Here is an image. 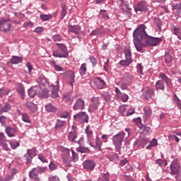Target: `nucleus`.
<instances>
[{
    "mask_svg": "<svg viewBox=\"0 0 181 181\" xmlns=\"http://www.w3.org/2000/svg\"><path fill=\"white\" fill-rule=\"evenodd\" d=\"M146 26L144 24H141L133 32L134 40H145L148 34L146 31Z\"/></svg>",
    "mask_w": 181,
    "mask_h": 181,
    "instance_id": "obj_1",
    "label": "nucleus"
},
{
    "mask_svg": "<svg viewBox=\"0 0 181 181\" xmlns=\"http://www.w3.org/2000/svg\"><path fill=\"white\" fill-rule=\"evenodd\" d=\"M124 138H125V132H120L112 137L113 145L117 152H119V153H121V148L122 147Z\"/></svg>",
    "mask_w": 181,
    "mask_h": 181,
    "instance_id": "obj_2",
    "label": "nucleus"
},
{
    "mask_svg": "<svg viewBox=\"0 0 181 181\" xmlns=\"http://www.w3.org/2000/svg\"><path fill=\"white\" fill-rule=\"evenodd\" d=\"M146 46H158L162 42L161 37H155L147 35L144 40Z\"/></svg>",
    "mask_w": 181,
    "mask_h": 181,
    "instance_id": "obj_3",
    "label": "nucleus"
},
{
    "mask_svg": "<svg viewBox=\"0 0 181 181\" xmlns=\"http://www.w3.org/2000/svg\"><path fill=\"white\" fill-rule=\"evenodd\" d=\"M9 19L1 18L0 19V30L9 32L12 29V24L9 23Z\"/></svg>",
    "mask_w": 181,
    "mask_h": 181,
    "instance_id": "obj_4",
    "label": "nucleus"
},
{
    "mask_svg": "<svg viewBox=\"0 0 181 181\" xmlns=\"http://www.w3.org/2000/svg\"><path fill=\"white\" fill-rule=\"evenodd\" d=\"M170 175H181L180 164L177 160H174L170 165Z\"/></svg>",
    "mask_w": 181,
    "mask_h": 181,
    "instance_id": "obj_5",
    "label": "nucleus"
},
{
    "mask_svg": "<svg viewBox=\"0 0 181 181\" xmlns=\"http://www.w3.org/2000/svg\"><path fill=\"white\" fill-rule=\"evenodd\" d=\"M74 119L78 121V122H86V124H88L89 119L88 115H87L86 112H79L74 116Z\"/></svg>",
    "mask_w": 181,
    "mask_h": 181,
    "instance_id": "obj_6",
    "label": "nucleus"
},
{
    "mask_svg": "<svg viewBox=\"0 0 181 181\" xmlns=\"http://www.w3.org/2000/svg\"><path fill=\"white\" fill-rule=\"evenodd\" d=\"M135 12H148V4H146V1H141L139 2L136 5V6L134 8Z\"/></svg>",
    "mask_w": 181,
    "mask_h": 181,
    "instance_id": "obj_7",
    "label": "nucleus"
},
{
    "mask_svg": "<svg viewBox=\"0 0 181 181\" xmlns=\"http://www.w3.org/2000/svg\"><path fill=\"white\" fill-rule=\"evenodd\" d=\"M83 166L86 170H94L95 168V162L93 160H86L83 163Z\"/></svg>",
    "mask_w": 181,
    "mask_h": 181,
    "instance_id": "obj_8",
    "label": "nucleus"
},
{
    "mask_svg": "<svg viewBox=\"0 0 181 181\" xmlns=\"http://www.w3.org/2000/svg\"><path fill=\"white\" fill-rule=\"evenodd\" d=\"M85 105L86 103H84V100L81 98H78L74 105L73 110H74V111H77L78 110H84Z\"/></svg>",
    "mask_w": 181,
    "mask_h": 181,
    "instance_id": "obj_9",
    "label": "nucleus"
},
{
    "mask_svg": "<svg viewBox=\"0 0 181 181\" xmlns=\"http://www.w3.org/2000/svg\"><path fill=\"white\" fill-rule=\"evenodd\" d=\"M88 144L92 146V148H95L98 151H101V145H103V141L101 139L96 137L95 144L91 141V139L88 140Z\"/></svg>",
    "mask_w": 181,
    "mask_h": 181,
    "instance_id": "obj_10",
    "label": "nucleus"
},
{
    "mask_svg": "<svg viewBox=\"0 0 181 181\" xmlns=\"http://www.w3.org/2000/svg\"><path fill=\"white\" fill-rule=\"evenodd\" d=\"M40 91H41L40 87L35 86L33 88L28 89V95L31 98H33V97H35V95H40Z\"/></svg>",
    "mask_w": 181,
    "mask_h": 181,
    "instance_id": "obj_11",
    "label": "nucleus"
},
{
    "mask_svg": "<svg viewBox=\"0 0 181 181\" xmlns=\"http://www.w3.org/2000/svg\"><path fill=\"white\" fill-rule=\"evenodd\" d=\"M51 87H52L53 90L51 93L52 98H57L59 97V81H55V85L52 84Z\"/></svg>",
    "mask_w": 181,
    "mask_h": 181,
    "instance_id": "obj_12",
    "label": "nucleus"
},
{
    "mask_svg": "<svg viewBox=\"0 0 181 181\" xmlns=\"http://www.w3.org/2000/svg\"><path fill=\"white\" fill-rule=\"evenodd\" d=\"M66 74L68 80H69V84L73 87L74 84L76 83V74L73 71H68Z\"/></svg>",
    "mask_w": 181,
    "mask_h": 181,
    "instance_id": "obj_13",
    "label": "nucleus"
},
{
    "mask_svg": "<svg viewBox=\"0 0 181 181\" xmlns=\"http://www.w3.org/2000/svg\"><path fill=\"white\" fill-rule=\"evenodd\" d=\"M95 84L98 90H103V88L105 87V81L98 76L95 78Z\"/></svg>",
    "mask_w": 181,
    "mask_h": 181,
    "instance_id": "obj_14",
    "label": "nucleus"
},
{
    "mask_svg": "<svg viewBox=\"0 0 181 181\" xmlns=\"http://www.w3.org/2000/svg\"><path fill=\"white\" fill-rule=\"evenodd\" d=\"M153 95H155V90H153V88H147L143 93V97L146 98V100H149V98H152Z\"/></svg>",
    "mask_w": 181,
    "mask_h": 181,
    "instance_id": "obj_15",
    "label": "nucleus"
},
{
    "mask_svg": "<svg viewBox=\"0 0 181 181\" xmlns=\"http://www.w3.org/2000/svg\"><path fill=\"white\" fill-rule=\"evenodd\" d=\"M29 177H30V179H33V180H40V179L39 178L37 168H34L29 172Z\"/></svg>",
    "mask_w": 181,
    "mask_h": 181,
    "instance_id": "obj_16",
    "label": "nucleus"
},
{
    "mask_svg": "<svg viewBox=\"0 0 181 181\" xmlns=\"http://www.w3.org/2000/svg\"><path fill=\"white\" fill-rule=\"evenodd\" d=\"M142 40H133V43L134 45V47L137 50V52H142L144 49V43H142Z\"/></svg>",
    "mask_w": 181,
    "mask_h": 181,
    "instance_id": "obj_17",
    "label": "nucleus"
},
{
    "mask_svg": "<svg viewBox=\"0 0 181 181\" xmlns=\"http://www.w3.org/2000/svg\"><path fill=\"white\" fill-rule=\"evenodd\" d=\"M12 108V106L9 104V103L6 102L4 105L0 104V112L1 114H4V112H9Z\"/></svg>",
    "mask_w": 181,
    "mask_h": 181,
    "instance_id": "obj_18",
    "label": "nucleus"
},
{
    "mask_svg": "<svg viewBox=\"0 0 181 181\" xmlns=\"http://www.w3.org/2000/svg\"><path fill=\"white\" fill-rule=\"evenodd\" d=\"M59 52L64 56V58H67L69 57V52H67V47L66 45L63 44H58Z\"/></svg>",
    "mask_w": 181,
    "mask_h": 181,
    "instance_id": "obj_19",
    "label": "nucleus"
},
{
    "mask_svg": "<svg viewBox=\"0 0 181 181\" xmlns=\"http://www.w3.org/2000/svg\"><path fill=\"white\" fill-rule=\"evenodd\" d=\"M69 32H71V33H74L75 35H78L80 33V30H81V27L79 25H69L68 27Z\"/></svg>",
    "mask_w": 181,
    "mask_h": 181,
    "instance_id": "obj_20",
    "label": "nucleus"
},
{
    "mask_svg": "<svg viewBox=\"0 0 181 181\" xmlns=\"http://www.w3.org/2000/svg\"><path fill=\"white\" fill-rule=\"evenodd\" d=\"M5 131L9 138H13V136H15V134H16V129L11 127H6Z\"/></svg>",
    "mask_w": 181,
    "mask_h": 181,
    "instance_id": "obj_21",
    "label": "nucleus"
},
{
    "mask_svg": "<svg viewBox=\"0 0 181 181\" xmlns=\"http://www.w3.org/2000/svg\"><path fill=\"white\" fill-rule=\"evenodd\" d=\"M155 87L157 91H159V90L161 91H165V83H163V81H157L156 82Z\"/></svg>",
    "mask_w": 181,
    "mask_h": 181,
    "instance_id": "obj_22",
    "label": "nucleus"
},
{
    "mask_svg": "<svg viewBox=\"0 0 181 181\" xmlns=\"http://www.w3.org/2000/svg\"><path fill=\"white\" fill-rule=\"evenodd\" d=\"M22 62H23L22 57L12 56L10 59L11 64H19V63H22Z\"/></svg>",
    "mask_w": 181,
    "mask_h": 181,
    "instance_id": "obj_23",
    "label": "nucleus"
},
{
    "mask_svg": "<svg viewBox=\"0 0 181 181\" xmlns=\"http://www.w3.org/2000/svg\"><path fill=\"white\" fill-rule=\"evenodd\" d=\"M172 11H174L175 15H179L181 13V3L173 4H172Z\"/></svg>",
    "mask_w": 181,
    "mask_h": 181,
    "instance_id": "obj_24",
    "label": "nucleus"
},
{
    "mask_svg": "<svg viewBox=\"0 0 181 181\" xmlns=\"http://www.w3.org/2000/svg\"><path fill=\"white\" fill-rule=\"evenodd\" d=\"M63 100L66 104H69V105L73 104L74 98L71 97V93L64 95Z\"/></svg>",
    "mask_w": 181,
    "mask_h": 181,
    "instance_id": "obj_25",
    "label": "nucleus"
},
{
    "mask_svg": "<svg viewBox=\"0 0 181 181\" xmlns=\"http://www.w3.org/2000/svg\"><path fill=\"white\" fill-rule=\"evenodd\" d=\"M144 118L145 121L148 119L151 115H152V110L149 106H146L144 107Z\"/></svg>",
    "mask_w": 181,
    "mask_h": 181,
    "instance_id": "obj_26",
    "label": "nucleus"
},
{
    "mask_svg": "<svg viewBox=\"0 0 181 181\" xmlns=\"http://www.w3.org/2000/svg\"><path fill=\"white\" fill-rule=\"evenodd\" d=\"M25 105V107H28L33 112H35V111L37 110V105L30 101H27Z\"/></svg>",
    "mask_w": 181,
    "mask_h": 181,
    "instance_id": "obj_27",
    "label": "nucleus"
},
{
    "mask_svg": "<svg viewBox=\"0 0 181 181\" xmlns=\"http://www.w3.org/2000/svg\"><path fill=\"white\" fill-rule=\"evenodd\" d=\"M76 138H77V132H76V130H73L72 132L69 133V141H70L71 142H75Z\"/></svg>",
    "mask_w": 181,
    "mask_h": 181,
    "instance_id": "obj_28",
    "label": "nucleus"
},
{
    "mask_svg": "<svg viewBox=\"0 0 181 181\" xmlns=\"http://www.w3.org/2000/svg\"><path fill=\"white\" fill-rule=\"evenodd\" d=\"M110 173H103L101 177L98 178V181H110Z\"/></svg>",
    "mask_w": 181,
    "mask_h": 181,
    "instance_id": "obj_29",
    "label": "nucleus"
},
{
    "mask_svg": "<svg viewBox=\"0 0 181 181\" xmlns=\"http://www.w3.org/2000/svg\"><path fill=\"white\" fill-rule=\"evenodd\" d=\"M45 110L47 112H56V111H57V108L53 106L51 103L45 105Z\"/></svg>",
    "mask_w": 181,
    "mask_h": 181,
    "instance_id": "obj_30",
    "label": "nucleus"
},
{
    "mask_svg": "<svg viewBox=\"0 0 181 181\" xmlns=\"http://www.w3.org/2000/svg\"><path fill=\"white\" fill-rule=\"evenodd\" d=\"M107 159L110 160V162H117V160H119V156L117 153H114L112 156H107Z\"/></svg>",
    "mask_w": 181,
    "mask_h": 181,
    "instance_id": "obj_31",
    "label": "nucleus"
},
{
    "mask_svg": "<svg viewBox=\"0 0 181 181\" xmlns=\"http://www.w3.org/2000/svg\"><path fill=\"white\" fill-rule=\"evenodd\" d=\"M86 71H87V64L86 63L82 64L79 69V74H81V76H84Z\"/></svg>",
    "mask_w": 181,
    "mask_h": 181,
    "instance_id": "obj_32",
    "label": "nucleus"
},
{
    "mask_svg": "<svg viewBox=\"0 0 181 181\" xmlns=\"http://www.w3.org/2000/svg\"><path fill=\"white\" fill-rule=\"evenodd\" d=\"M158 77L159 78H161L163 81H165L167 86H169V78H168V76L162 72L160 73Z\"/></svg>",
    "mask_w": 181,
    "mask_h": 181,
    "instance_id": "obj_33",
    "label": "nucleus"
},
{
    "mask_svg": "<svg viewBox=\"0 0 181 181\" xmlns=\"http://www.w3.org/2000/svg\"><path fill=\"white\" fill-rule=\"evenodd\" d=\"M137 143L140 146H145V145H148V144H149V139L146 138L140 139Z\"/></svg>",
    "mask_w": 181,
    "mask_h": 181,
    "instance_id": "obj_34",
    "label": "nucleus"
},
{
    "mask_svg": "<svg viewBox=\"0 0 181 181\" xmlns=\"http://www.w3.org/2000/svg\"><path fill=\"white\" fill-rule=\"evenodd\" d=\"M125 59H132V53L131 52V47H127L124 49Z\"/></svg>",
    "mask_w": 181,
    "mask_h": 181,
    "instance_id": "obj_35",
    "label": "nucleus"
},
{
    "mask_svg": "<svg viewBox=\"0 0 181 181\" xmlns=\"http://www.w3.org/2000/svg\"><path fill=\"white\" fill-rule=\"evenodd\" d=\"M40 18L42 22H46L52 19V14H42L40 16Z\"/></svg>",
    "mask_w": 181,
    "mask_h": 181,
    "instance_id": "obj_36",
    "label": "nucleus"
},
{
    "mask_svg": "<svg viewBox=\"0 0 181 181\" xmlns=\"http://www.w3.org/2000/svg\"><path fill=\"white\" fill-rule=\"evenodd\" d=\"M24 158L26 160V162H25L26 165H30V163H32V160L33 159V157H32L31 155L29 154V153L27 152L24 155Z\"/></svg>",
    "mask_w": 181,
    "mask_h": 181,
    "instance_id": "obj_37",
    "label": "nucleus"
},
{
    "mask_svg": "<svg viewBox=\"0 0 181 181\" xmlns=\"http://www.w3.org/2000/svg\"><path fill=\"white\" fill-rule=\"evenodd\" d=\"M131 63H132V59H127L126 58L125 60H121L119 62V64H121V66H129V64H131Z\"/></svg>",
    "mask_w": 181,
    "mask_h": 181,
    "instance_id": "obj_38",
    "label": "nucleus"
},
{
    "mask_svg": "<svg viewBox=\"0 0 181 181\" xmlns=\"http://www.w3.org/2000/svg\"><path fill=\"white\" fill-rule=\"evenodd\" d=\"M171 32L173 35H175V36H179V35H180V28L177 26H173L171 28Z\"/></svg>",
    "mask_w": 181,
    "mask_h": 181,
    "instance_id": "obj_39",
    "label": "nucleus"
},
{
    "mask_svg": "<svg viewBox=\"0 0 181 181\" xmlns=\"http://www.w3.org/2000/svg\"><path fill=\"white\" fill-rule=\"evenodd\" d=\"M156 163L162 168L163 166H166L168 165V161L166 160H162L160 158L156 160Z\"/></svg>",
    "mask_w": 181,
    "mask_h": 181,
    "instance_id": "obj_40",
    "label": "nucleus"
},
{
    "mask_svg": "<svg viewBox=\"0 0 181 181\" xmlns=\"http://www.w3.org/2000/svg\"><path fill=\"white\" fill-rule=\"evenodd\" d=\"M153 146H158V140L156 139H153V140L150 142L149 145L146 148V149H151Z\"/></svg>",
    "mask_w": 181,
    "mask_h": 181,
    "instance_id": "obj_41",
    "label": "nucleus"
},
{
    "mask_svg": "<svg viewBox=\"0 0 181 181\" xmlns=\"http://www.w3.org/2000/svg\"><path fill=\"white\" fill-rule=\"evenodd\" d=\"M172 60H173V57L169 52H165V63H171Z\"/></svg>",
    "mask_w": 181,
    "mask_h": 181,
    "instance_id": "obj_42",
    "label": "nucleus"
},
{
    "mask_svg": "<svg viewBox=\"0 0 181 181\" xmlns=\"http://www.w3.org/2000/svg\"><path fill=\"white\" fill-rule=\"evenodd\" d=\"M85 132H86L88 138H89V139H90V141H91L93 139H91V136H93V130H91V129H90V125H88L86 127Z\"/></svg>",
    "mask_w": 181,
    "mask_h": 181,
    "instance_id": "obj_43",
    "label": "nucleus"
},
{
    "mask_svg": "<svg viewBox=\"0 0 181 181\" xmlns=\"http://www.w3.org/2000/svg\"><path fill=\"white\" fill-rule=\"evenodd\" d=\"M17 91L18 93H20L22 97L25 95V88H23V85L21 83L18 84V87L17 88Z\"/></svg>",
    "mask_w": 181,
    "mask_h": 181,
    "instance_id": "obj_44",
    "label": "nucleus"
},
{
    "mask_svg": "<svg viewBox=\"0 0 181 181\" xmlns=\"http://www.w3.org/2000/svg\"><path fill=\"white\" fill-rule=\"evenodd\" d=\"M40 93L38 95H40L42 98H47L49 97V90L44 89L42 90V88H40Z\"/></svg>",
    "mask_w": 181,
    "mask_h": 181,
    "instance_id": "obj_45",
    "label": "nucleus"
},
{
    "mask_svg": "<svg viewBox=\"0 0 181 181\" xmlns=\"http://www.w3.org/2000/svg\"><path fill=\"white\" fill-rule=\"evenodd\" d=\"M64 124H66L65 121H62L60 119H57V122L55 124V128L59 129L64 127Z\"/></svg>",
    "mask_w": 181,
    "mask_h": 181,
    "instance_id": "obj_46",
    "label": "nucleus"
},
{
    "mask_svg": "<svg viewBox=\"0 0 181 181\" xmlns=\"http://www.w3.org/2000/svg\"><path fill=\"white\" fill-rule=\"evenodd\" d=\"M52 55L54 56V57H59V58H64V59H66L64 57V55H63L62 54V52H60V50L59 49H57L56 51H54L52 52Z\"/></svg>",
    "mask_w": 181,
    "mask_h": 181,
    "instance_id": "obj_47",
    "label": "nucleus"
},
{
    "mask_svg": "<svg viewBox=\"0 0 181 181\" xmlns=\"http://www.w3.org/2000/svg\"><path fill=\"white\" fill-rule=\"evenodd\" d=\"M98 105L90 103L88 107L89 112H94V111H97L98 110Z\"/></svg>",
    "mask_w": 181,
    "mask_h": 181,
    "instance_id": "obj_48",
    "label": "nucleus"
},
{
    "mask_svg": "<svg viewBox=\"0 0 181 181\" xmlns=\"http://www.w3.org/2000/svg\"><path fill=\"white\" fill-rule=\"evenodd\" d=\"M22 120L24 122H27V124H30V118H29V115L27 113L22 114Z\"/></svg>",
    "mask_w": 181,
    "mask_h": 181,
    "instance_id": "obj_49",
    "label": "nucleus"
},
{
    "mask_svg": "<svg viewBox=\"0 0 181 181\" xmlns=\"http://www.w3.org/2000/svg\"><path fill=\"white\" fill-rule=\"evenodd\" d=\"M100 15H102L103 19L105 21H108V19H110V16L107 13V10H101Z\"/></svg>",
    "mask_w": 181,
    "mask_h": 181,
    "instance_id": "obj_50",
    "label": "nucleus"
},
{
    "mask_svg": "<svg viewBox=\"0 0 181 181\" xmlns=\"http://www.w3.org/2000/svg\"><path fill=\"white\" fill-rule=\"evenodd\" d=\"M52 66L54 67V69L57 71H63V68L57 64H56V62H52L51 63Z\"/></svg>",
    "mask_w": 181,
    "mask_h": 181,
    "instance_id": "obj_51",
    "label": "nucleus"
},
{
    "mask_svg": "<svg viewBox=\"0 0 181 181\" xmlns=\"http://www.w3.org/2000/svg\"><path fill=\"white\" fill-rule=\"evenodd\" d=\"M21 144L18 141H10V146L11 149H16V148L19 147Z\"/></svg>",
    "mask_w": 181,
    "mask_h": 181,
    "instance_id": "obj_52",
    "label": "nucleus"
},
{
    "mask_svg": "<svg viewBox=\"0 0 181 181\" xmlns=\"http://www.w3.org/2000/svg\"><path fill=\"white\" fill-rule=\"evenodd\" d=\"M8 94H9V90L6 88L0 89V98L4 97V95H8Z\"/></svg>",
    "mask_w": 181,
    "mask_h": 181,
    "instance_id": "obj_53",
    "label": "nucleus"
},
{
    "mask_svg": "<svg viewBox=\"0 0 181 181\" xmlns=\"http://www.w3.org/2000/svg\"><path fill=\"white\" fill-rule=\"evenodd\" d=\"M46 170H47V167H38L37 168V171L38 172V175H42V173H45Z\"/></svg>",
    "mask_w": 181,
    "mask_h": 181,
    "instance_id": "obj_54",
    "label": "nucleus"
},
{
    "mask_svg": "<svg viewBox=\"0 0 181 181\" xmlns=\"http://www.w3.org/2000/svg\"><path fill=\"white\" fill-rule=\"evenodd\" d=\"M119 98H120V100L123 102V103H127V101H128V100H129V96H128V95L127 94H122L120 95V97H119Z\"/></svg>",
    "mask_w": 181,
    "mask_h": 181,
    "instance_id": "obj_55",
    "label": "nucleus"
},
{
    "mask_svg": "<svg viewBox=\"0 0 181 181\" xmlns=\"http://www.w3.org/2000/svg\"><path fill=\"white\" fill-rule=\"evenodd\" d=\"M91 104H93L95 105H100V99L97 97H93L91 98Z\"/></svg>",
    "mask_w": 181,
    "mask_h": 181,
    "instance_id": "obj_56",
    "label": "nucleus"
},
{
    "mask_svg": "<svg viewBox=\"0 0 181 181\" xmlns=\"http://www.w3.org/2000/svg\"><path fill=\"white\" fill-rule=\"evenodd\" d=\"M27 153H29L33 158L36 155V148L28 149Z\"/></svg>",
    "mask_w": 181,
    "mask_h": 181,
    "instance_id": "obj_57",
    "label": "nucleus"
},
{
    "mask_svg": "<svg viewBox=\"0 0 181 181\" xmlns=\"http://www.w3.org/2000/svg\"><path fill=\"white\" fill-rule=\"evenodd\" d=\"M89 60L90 63H92L93 67H95V66H97V59H95L94 56H90L89 57Z\"/></svg>",
    "mask_w": 181,
    "mask_h": 181,
    "instance_id": "obj_58",
    "label": "nucleus"
},
{
    "mask_svg": "<svg viewBox=\"0 0 181 181\" xmlns=\"http://www.w3.org/2000/svg\"><path fill=\"white\" fill-rule=\"evenodd\" d=\"M58 117L59 118H69V112L64 111L62 113H59Z\"/></svg>",
    "mask_w": 181,
    "mask_h": 181,
    "instance_id": "obj_59",
    "label": "nucleus"
},
{
    "mask_svg": "<svg viewBox=\"0 0 181 181\" xmlns=\"http://www.w3.org/2000/svg\"><path fill=\"white\" fill-rule=\"evenodd\" d=\"M4 142H6V137L4 133H0V145L4 144Z\"/></svg>",
    "mask_w": 181,
    "mask_h": 181,
    "instance_id": "obj_60",
    "label": "nucleus"
},
{
    "mask_svg": "<svg viewBox=\"0 0 181 181\" xmlns=\"http://www.w3.org/2000/svg\"><path fill=\"white\" fill-rule=\"evenodd\" d=\"M38 159H40V160H41V162H42L43 163H47V158L46 157H45V156H43L42 154H39L38 155Z\"/></svg>",
    "mask_w": 181,
    "mask_h": 181,
    "instance_id": "obj_61",
    "label": "nucleus"
},
{
    "mask_svg": "<svg viewBox=\"0 0 181 181\" xmlns=\"http://www.w3.org/2000/svg\"><path fill=\"white\" fill-rule=\"evenodd\" d=\"M49 170H56V169H57V165H56V164H54V163L53 162H50V163L49 164Z\"/></svg>",
    "mask_w": 181,
    "mask_h": 181,
    "instance_id": "obj_62",
    "label": "nucleus"
},
{
    "mask_svg": "<svg viewBox=\"0 0 181 181\" xmlns=\"http://www.w3.org/2000/svg\"><path fill=\"white\" fill-rule=\"evenodd\" d=\"M77 152H81V153H86L88 151L87 148L79 146L76 148Z\"/></svg>",
    "mask_w": 181,
    "mask_h": 181,
    "instance_id": "obj_63",
    "label": "nucleus"
},
{
    "mask_svg": "<svg viewBox=\"0 0 181 181\" xmlns=\"http://www.w3.org/2000/svg\"><path fill=\"white\" fill-rule=\"evenodd\" d=\"M140 129H141L144 132H146L147 134H149L151 132V127H146L145 125H143Z\"/></svg>",
    "mask_w": 181,
    "mask_h": 181,
    "instance_id": "obj_64",
    "label": "nucleus"
}]
</instances>
